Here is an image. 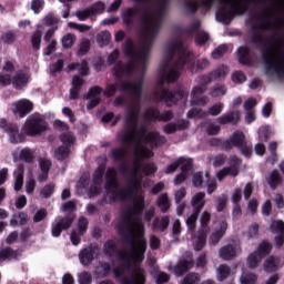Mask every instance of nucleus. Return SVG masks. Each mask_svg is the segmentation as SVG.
Listing matches in <instances>:
<instances>
[{
	"label": "nucleus",
	"instance_id": "obj_1",
	"mask_svg": "<svg viewBox=\"0 0 284 284\" xmlns=\"http://www.w3.org/2000/svg\"><path fill=\"white\" fill-rule=\"evenodd\" d=\"M154 163L143 164L136 160L129 171V185L126 189L119 191L116 184V170L109 169L106 171L105 190L111 201H131L132 209L122 213L120 230H125L130 241V252H118L114 241L104 244V254L111 258L112 265H119L113 268L114 278L118 281H145V272L139 267L145 258V250L148 243L143 237L145 229L141 221V212H143V194L141 193V181L143 176H150L156 172Z\"/></svg>",
	"mask_w": 284,
	"mask_h": 284
},
{
	"label": "nucleus",
	"instance_id": "obj_2",
	"mask_svg": "<svg viewBox=\"0 0 284 284\" xmlns=\"http://www.w3.org/2000/svg\"><path fill=\"white\" fill-rule=\"evenodd\" d=\"M161 11L148 9L142 17V45L140 49L134 47L131 40H128L124 45V54L130 58L126 64H118L114 69L115 77H124L128 74H143L148 65V53L159 30L161 29Z\"/></svg>",
	"mask_w": 284,
	"mask_h": 284
},
{
	"label": "nucleus",
	"instance_id": "obj_3",
	"mask_svg": "<svg viewBox=\"0 0 284 284\" xmlns=\"http://www.w3.org/2000/svg\"><path fill=\"white\" fill-rule=\"evenodd\" d=\"M120 141L128 148H133L136 159H150L156 145H163L165 138L156 132H148L139 126V109L131 106L123 132L119 134Z\"/></svg>",
	"mask_w": 284,
	"mask_h": 284
},
{
	"label": "nucleus",
	"instance_id": "obj_4",
	"mask_svg": "<svg viewBox=\"0 0 284 284\" xmlns=\"http://www.w3.org/2000/svg\"><path fill=\"white\" fill-rule=\"evenodd\" d=\"M210 65V61L201 59L192 64L190 50L183 45L181 41L166 44L164 50V59L161 63L162 79L168 83H174L180 77L184 68H189L191 72H201Z\"/></svg>",
	"mask_w": 284,
	"mask_h": 284
},
{
	"label": "nucleus",
	"instance_id": "obj_5",
	"mask_svg": "<svg viewBox=\"0 0 284 284\" xmlns=\"http://www.w3.org/2000/svg\"><path fill=\"white\" fill-rule=\"evenodd\" d=\"M227 72V68L221 67L220 69L213 71L210 77L200 78V85H195L191 92V105H196L197 108H203V105H207L210 100L207 99V97H201V94H203V92L207 90V83H211V81H214L216 79H223V77H225Z\"/></svg>",
	"mask_w": 284,
	"mask_h": 284
},
{
	"label": "nucleus",
	"instance_id": "obj_6",
	"mask_svg": "<svg viewBox=\"0 0 284 284\" xmlns=\"http://www.w3.org/2000/svg\"><path fill=\"white\" fill-rule=\"evenodd\" d=\"M264 61L268 74L284 77V50L283 44L277 43L264 52Z\"/></svg>",
	"mask_w": 284,
	"mask_h": 284
},
{
	"label": "nucleus",
	"instance_id": "obj_7",
	"mask_svg": "<svg viewBox=\"0 0 284 284\" xmlns=\"http://www.w3.org/2000/svg\"><path fill=\"white\" fill-rule=\"evenodd\" d=\"M53 126L55 130H59V132H63L60 135L62 146L58 148L54 152L55 159H58V161H63L70 156V148L74 144V135L68 131L70 128L61 120H55Z\"/></svg>",
	"mask_w": 284,
	"mask_h": 284
},
{
	"label": "nucleus",
	"instance_id": "obj_8",
	"mask_svg": "<svg viewBox=\"0 0 284 284\" xmlns=\"http://www.w3.org/2000/svg\"><path fill=\"white\" fill-rule=\"evenodd\" d=\"M30 77L23 72L14 75V64L7 61L2 72L0 73V85H10L13 83L16 88H23L29 81Z\"/></svg>",
	"mask_w": 284,
	"mask_h": 284
},
{
	"label": "nucleus",
	"instance_id": "obj_9",
	"mask_svg": "<svg viewBox=\"0 0 284 284\" xmlns=\"http://www.w3.org/2000/svg\"><path fill=\"white\" fill-rule=\"evenodd\" d=\"M211 219L212 215H210V212L207 211H204L200 217L201 227L197 235L193 237V247L196 252L205 247V240L207 239V234H210V226L207 224Z\"/></svg>",
	"mask_w": 284,
	"mask_h": 284
},
{
	"label": "nucleus",
	"instance_id": "obj_10",
	"mask_svg": "<svg viewBox=\"0 0 284 284\" xmlns=\"http://www.w3.org/2000/svg\"><path fill=\"white\" fill-rule=\"evenodd\" d=\"M225 150H232L233 148H239L243 156H252V148L247 146L245 143V134L241 131H236L232 136L224 142Z\"/></svg>",
	"mask_w": 284,
	"mask_h": 284
},
{
	"label": "nucleus",
	"instance_id": "obj_11",
	"mask_svg": "<svg viewBox=\"0 0 284 284\" xmlns=\"http://www.w3.org/2000/svg\"><path fill=\"white\" fill-rule=\"evenodd\" d=\"M48 130V123L43 121L40 115H33L29 118L23 126V132L28 134V136H38L41 132H45Z\"/></svg>",
	"mask_w": 284,
	"mask_h": 284
},
{
	"label": "nucleus",
	"instance_id": "obj_12",
	"mask_svg": "<svg viewBox=\"0 0 284 284\" xmlns=\"http://www.w3.org/2000/svg\"><path fill=\"white\" fill-rule=\"evenodd\" d=\"M178 168H182V173L174 179V184L181 185V183L187 179V170L192 168V160L180 158L178 161L169 165L165 172L166 174H172V172H176Z\"/></svg>",
	"mask_w": 284,
	"mask_h": 284
},
{
	"label": "nucleus",
	"instance_id": "obj_13",
	"mask_svg": "<svg viewBox=\"0 0 284 284\" xmlns=\"http://www.w3.org/2000/svg\"><path fill=\"white\" fill-rule=\"evenodd\" d=\"M272 252V244H270L268 242H263L258 245L257 250L248 255L247 258V265L248 267H251L252 270H254V267H258V264L261 263V260L263 258V256H267V254H270Z\"/></svg>",
	"mask_w": 284,
	"mask_h": 284
},
{
	"label": "nucleus",
	"instance_id": "obj_14",
	"mask_svg": "<svg viewBox=\"0 0 284 284\" xmlns=\"http://www.w3.org/2000/svg\"><path fill=\"white\" fill-rule=\"evenodd\" d=\"M156 101H165L168 105H172V103H185L187 101V92L181 89L180 91L172 93L170 91L162 90L161 94L158 95Z\"/></svg>",
	"mask_w": 284,
	"mask_h": 284
},
{
	"label": "nucleus",
	"instance_id": "obj_15",
	"mask_svg": "<svg viewBox=\"0 0 284 284\" xmlns=\"http://www.w3.org/2000/svg\"><path fill=\"white\" fill-rule=\"evenodd\" d=\"M193 185L194 187H201L203 183L206 184V192L207 194H212L216 190V182L210 179L209 172H199L193 175Z\"/></svg>",
	"mask_w": 284,
	"mask_h": 284
},
{
	"label": "nucleus",
	"instance_id": "obj_16",
	"mask_svg": "<svg viewBox=\"0 0 284 284\" xmlns=\"http://www.w3.org/2000/svg\"><path fill=\"white\" fill-rule=\"evenodd\" d=\"M229 168H224L216 173L217 181H223L225 176H239V165H241V160L233 155L230 158Z\"/></svg>",
	"mask_w": 284,
	"mask_h": 284
},
{
	"label": "nucleus",
	"instance_id": "obj_17",
	"mask_svg": "<svg viewBox=\"0 0 284 284\" xmlns=\"http://www.w3.org/2000/svg\"><path fill=\"white\" fill-rule=\"evenodd\" d=\"M104 10L105 4L103 2H97L90 9L78 11L75 17H78L79 21H85L90 17H95V14H103Z\"/></svg>",
	"mask_w": 284,
	"mask_h": 284
},
{
	"label": "nucleus",
	"instance_id": "obj_18",
	"mask_svg": "<svg viewBox=\"0 0 284 284\" xmlns=\"http://www.w3.org/2000/svg\"><path fill=\"white\" fill-rule=\"evenodd\" d=\"M143 88V78L139 77L138 80L125 82L121 85L122 92L132 94L133 98L139 99L141 97V90Z\"/></svg>",
	"mask_w": 284,
	"mask_h": 284
},
{
	"label": "nucleus",
	"instance_id": "obj_19",
	"mask_svg": "<svg viewBox=\"0 0 284 284\" xmlns=\"http://www.w3.org/2000/svg\"><path fill=\"white\" fill-rule=\"evenodd\" d=\"M270 230L275 236V245L281 247L284 243V222L283 220H275L271 222Z\"/></svg>",
	"mask_w": 284,
	"mask_h": 284
},
{
	"label": "nucleus",
	"instance_id": "obj_20",
	"mask_svg": "<svg viewBox=\"0 0 284 284\" xmlns=\"http://www.w3.org/2000/svg\"><path fill=\"white\" fill-rule=\"evenodd\" d=\"M33 104L30 102V100H19L13 104V114L14 116H19L20 119H23V116L30 114V111L32 110Z\"/></svg>",
	"mask_w": 284,
	"mask_h": 284
},
{
	"label": "nucleus",
	"instance_id": "obj_21",
	"mask_svg": "<svg viewBox=\"0 0 284 284\" xmlns=\"http://www.w3.org/2000/svg\"><path fill=\"white\" fill-rule=\"evenodd\" d=\"M241 254V245H226L220 250V257L223 261H230V258H234V256H239Z\"/></svg>",
	"mask_w": 284,
	"mask_h": 284
},
{
	"label": "nucleus",
	"instance_id": "obj_22",
	"mask_svg": "<svg viewBox=\"0 0 284 284\" xmlns=\"http://www.w3.org/2000/svg\"><path fill=\"white\" fill-rule=\"evenodd\" d=\"M79 233L77 231H73L71 233V243L73 245H79L81 243V234L85 233V230H88V220L85 217H81L78 222Z\"/></svg>",
	"mask_w": 284,
	"mask_h": 284
},
{
	"label": "nucleus",
	"instance_id": "obj_23",
	"mask_svg": "<svg viewBox=\"0 0 284 284\" xmlns=\"http://www.w3.org/2000/svg\"><path fill=\"white\" fill-rule=\"evenodd\" d=\"M103 172H105L103 166L95 170L93 174V186L89 193L90 196H97V194L101 192V179H103Z\"/></svg>",
	"mask_w": 284,
	"mask_h": 284
},
{
	"label": "nucleus",
	"instance_id": "obj_24",
	"mask_svg": "<svg viewBox=\"0 0 284 284\" xmlns=\"http://www.w3.org/2000/svg\"><path fill=\"white\" fill-rule=\"evenodd\" d=\"M72 225V219L55 220L52 224V236H61L62 230H68Z\"/></svg>",
	"mask_w": 284,
	"mask_h": 284
},
{
	"label": "nucleus",
	"instance_id": "obj_25",
	"mask_svg": "<svg viewBox=\"0 0 284 284\" xmlns=\"http://www.w3.org/2000/svg\"><path fill=\"white\" fill-rule=\"evenodd\" d=\"M101 88L99 87H93L89 91V99L90 102L88 103L87 108L88 110H92V108H97L99 103L101 102Z\"/></svg>",
	"mask_w": 284,
	"mask_h": 284
},
{
	"label": "nucleus",
	"instance_id": "obj_26",
	"mask_svg": "<svg viewBox=\"0 0 284 284\" xmlns=\"http://www.w3.org/2000/svg\"><path fill=\"white\" fill-rule=\"evenodd\" d=\"M50 168H52V162H50V160H40V172L38 173L39 183L48 181V172H50Z\"/></svg>",
	"mask_w": 284,
	"mask_h": 284
},
{
	"label": "nucleus",
	"instance_id": "obj_27",
	"mask_svg": "<svg viewBox=\"0 0 284 284\" xmlns=\"http://www.w3.org/2000/svg\"><path fill=\"white\" fill-rule=\"evenodd\" d=\"M23 174L24 169L23 165L20 164L13 172V187L16 192L21 191V187H23Z\"/></svg>",
	"mask_w": 284,
	"mask_h": 284
},
{
	"label": "nucleus",
	"instance_id": "obj_28",
	"mask_svg": "<svg viewBox=\"0 0 284 284\" xmlns=\"http://www.w3.org/2000/svg\"><path fill=\"white\" fill-rule=\"evenodd\" d=\"M192 267H194V262L189 257L187 260L181 261L179 265L174 266L173 273L175 276H183V273L187 272V270H192Z\"/></svg>",
	"mask_w": 284,
	"mask_h": 284
},
{
	"label": "nucleus",
	"instance_id": "obj_29",
	"mask_svg": "<svg viewBox=\"0 0 284 284\" xmlns=\"http://www.w3.org/2000/svg\"><path fill=\"white\" fill-rule=\"evenodd\" d=\"M219 227H215V231L211 235V245H216L223 239V234H225V230H227V223L225 221H221L219 223Z\"/></svg>",
	"mask_w": 284,
	"mask_h": 284
},
{
	"label": "nucleus",
	"instance_id": "obj_30",
	"mask_svg": "<svg viewBox=\"0 0 284 284\" xmlns=\"http://www.w3.org/2000/svg\"><path fill=\"white\" fill-rule=\"evenodd\" d=\"M94 255H97V250L89 247L80 252L79 258L82 265H90L94 261Z\"/></svg>",
	"mask_w": 284,
	"mask_h": 284
},
{
	"label": "nucleus",
	"instance_id": "obj_31",
	"mask_svg": "<svg viewBox=\"0 0 284 284\" xmlns=\"http://www.w3.org/2000/svg\"><path fill=\"white\" fill-rule=\"evenodd\" d=\"M191 205L196 212H201L202 207H205V193L197 192L191 199Z\"/></svg>",
	"mask_w": 284,
	"mask_h": 284
},
{
	"label": "nucleus",
	"instance_id": "obj_32",
	"mask_svg": "<svg viewBox=\"0 0 284 284\" xmlns=\"http://www.w3.org/2000/svg\"><path fill=\"white\" fill-rule=\"evenodd\" d=\"M24 190L27 194H34V190H37V180H34V174H32V171L27 173Z\"/></svg>",
	"mask_w": 284,
	"mask_h": 284
},
{
	"label": "nucleus",
	"instance_id": "obj_33",
	"mask_svg": "<svg viewBox=\"0 0 284 284\" xmlns=\"http://www.w3.org/2000/svg\"><path fill=\"white\" fill-rule=\"evenodd\" d=\"M21 253L19 251H12L11 248H3L0 251V261H12L19 258Z\"/></svg>",
	"mask_w": 284,
	"mask_h": 284
},
{
	"label": "nucleus",
	"instance_id": "obj_34",
	"mask_svg": "<svg viewBox=\"0 0 284 284\" xmlns=\"http://www.w3.org/2000/svg\"><path fill=\"white\" fill-rule=\"evenodd\" d=\"M72 85L73 87L70 91V99H77V97H79V90H80L81 85H83V79H81L78 75L73 77Z\"/></svg>",
	"mask_w": 284,
	"mask_h": 284
},
{
	"label": "nucleus",
	"instance_id": "obj_35",
	"mask_svg": "<svg viewBox=\"0 0 284 284\" xmlns=\"http://www.w3.org/2000/svg\"><path fill=\"white\" fill-rule=\"evenodd\" d=\"M239 121H241V113L239 111L232 112L220 119V123H232V125H235Z\"/></svg>",
	"mask_w": 284,
	"mask_h": 284
},
{
	"label": "nucleus",
	"instance_id": "obj_36",
	"mask_svg": "<svg viewBox=\"0 0 284 284\" xmlns=\"http://www.w3.org/2000/svg\"><path fill=\"white\" fill-rule=\"evenodd\" d=\"M74 70H78L82 77H85L89 72L88 62L82 61L81 64L73 63L68 67V72H72Z\"/></svg>",
	"mask_w": 284,
	"mask_h": 284
},
{
	"label": "nucleus",
	"instance_id": "obj_37",
	"mask_svg": "<svg viewBox=\"0 0 284 284\" xmlns=\"http://www.w3.org/2000/svg\"><path fill=\"white\" fill-rule=\"evenodd\" d=\"M9 139L11 143H22L23 135L19 133V129L17 126H11L9 129Z\"/></svg>",
	"mask_w": 284,
	"mask_h": 284
},
{
	"label": "nucleus",
	"instance_id": "obj_38",
	"mask_svg": "<svg viewBox=\"0 0 284 284\" xmlns=\"http://www.w3.org/2000/svg\"><path fill=\"white\" fill-rule=\"evenodd\" d=\"M24 223H28V214L26 213L14 214L10 221V225L12 227H17V225H23Z\"/></svg>",
	"mask_w": 284,
	"mask_h": 284
},
{
	"label": "nucleus",
	"instance_id": "obj_39",
	"mask_svg": "<svg viewBox=\"0 0 284 284\" xmlns=\"http://www.w3.org/2000/svg\"><path fill=\"white\" fill-rule=\"evenodd\" d=\"M281 264L278 263V260L276 257H268L264 264L265 272H276Z\"/></svg>",
	"mask_w": 284,
	"mask_h": 284
},
{
	"label": "nucleus",
	"instance_id": "obj_40",
	"mask_svg": "<svg viewBox=\"0 0 284 284\" xmlns=\"http://www.w3.org/2000/svg\"><path fill=\"white\" fill-rule=\"evenodd\" d=\"M230 274H232V271L229 268L227 265H220L216 270L217 281H225V278H227Z\"/></svg>",
	"mask_w": 284,
	"mask_h": 284
},
{
	"label": "nucleus",
	"instance_id": "obj_41",
	"mask_svg": "<svg viewBox=\"0 0 284 284\" xmlns=\"http://www.w3.org/2000/svg\"><path fill=\"white\" fill-rule=\"evenodd\" d=\"M158 207H160L162 212H168V210H170V199H168V194H162L159 196Z\"/></svg>",
	"mask_w": 284,
	"mask_h": 284
},
{
	"label": "nucleus",
	"instance_id": "obj_42",
	"mask_svg": "<svg viewBox=\"0 0 284 284\" xmlns=\"http://www.w3.org/2000/svg\"><path fill=\"white\" fill-rule=\"evenodd\" d=\"M170 225V217H162L160 221L155 220L153 223V229L159 230L160 232H163L164 230H168V226Z\"/></svg>",
	"mask_w": 284,
	"mask_h": 284
},
{
	"label": "nucleus",
	"instance_id": "obj_43",
	"mask_svg": "<svg viewBox=\"0 0 284 284\" xmlns=\"http://www.w3.org/2000/svg\"><path fill=\"white\" fill-rule=\"evenodd\" d=\"M21 161H26V163H32L34 161V152L31 149H22L20 151Z\"/></svg>",
	"mask_w": 284,
	"mask_h": 284
},
{
	"label": "nucleus",
	"instance_id": "obj_44",
	"mask_svg": "<svg viewBox=\"0 0 284 284\" xmlns=\"http://www.w3.org/2000/svg\"><path fill=\"white\" fill-rule=\"evenodd\" d=\"M267 183L271 187H276L281 183V175H278L277 171H273L270 173L267 178Z\"/></svg>",
	"mask_w": 284,
	"mask_h": 284
},
{
	"label": "nucleus",
	"instance_id": "obj_45",
	"mask_svg": "<svg viewBox=\"0 0 284 284\" xmlns=\"http://www.w3.org/2000/svg\"><path fill=\"white\" fill-rule=\"evenodd\" d=\"M111 39L112 34H110V31H103L98 36L97 41L99 45H108Z\"/></svg>",
	"mask_w": 284,
	"mask_h": 284
},
{
	"label": "nucleus",
	"instance_id": "obj_46",
	"mask_svg": "<svg viewBox=\"0 0 284 284\" xmlns=\"http://www.w3.org/2000/svg\"><path fill=\"white\" fill-rule=\"evenodd\" d=\"M199 212L200 211H194L187 219H186V225L189 230H194L196 227V221L199 219Z\"/></svg>",
	"mask_w": 284,
	"mask_h": 284
},
{
	"label": "nucleus",
	"instance_id": "obj_47",
	"mask_svg": "<svg viewBox=\"0 0 284 284\" xmlns=\"http://www.w3.org/2000/svg\"><path fill=\"white\" fill-rule=\"evenodd\" d=\"M77 40V38L74 37V34L72 33H68L67 36H64L62 38V45L63 48H72V45H74V41Z\"/></svg>",
	"mask_w": 284,
	"mask_h": 284
},
{
	"label": "nucleus",
	"instance_id": "obj_48",
	"mask_svg": "<svg viewBox=\"0 0 284 284\" xmlns=\"http://www.w3.org/2000/svg\"><path fill=\"white\" fill-rule=\"evenodd\" d=\"M31 44L33 50H39V48H41V31H37L32 34Z\"/></svg>",
	"mask_w": 284,
	"mask_h": 284
},
{
	"label": "nucleus",
	"instance_id": "obj_49",
	"mask_svg": "<svg viewBox=\"0 0 284 284\" xmlns=\"http://www.w3.org/2000/svg\"><path fill=\"white\" fill-rule=\"evenodd\" d=\"M241 284H255L256 283V275L255 274H245L243 273L240 278Z\"/></svg>",
	"mask_w": 284,
	"mask_h": 284
},
{
	"label": "nucleus",
	"instance_id": "obj_50",
	"mask_svg": "<svg viewBox=\"0 0 284 284\" xmlns=\"http://www.w3.org/2000/svg\"><path fill=\"white\" fill-rule=\"evenodd\" d=\"M53 193H54V184H47L40 191V194L41 196H43V199H49V196H52Z\"/></svg>",
	"mask_w": 284,
	"mask_h": 284
},
{
	"label": "nucleus",
	"instance_id": "obj_51",
	"mask_svg": "<svg viewBox=\"0 0 284 284\" xmlns=\"http://www.w3.org/2000/svg\"><path fill=\"white\" fill-rule=\"evenodd\" d=\"M227 52V45L221 44L217 49L212 52V59H221L223 54Z\"/></svg>",
	"mask_w": 284,
	"mask_h": 284
},
{
	"label": "nucleus",
	"instance_id": "obj_52",
	"mask_svg": "<svg viewBox=\"0 0 284 284\" xmlns=\"http://www.w3.org/2000/svg\"><path fill=\"white\" fill-rule=\"evenodd\" d=\"M199 281H201V278L197 274H189L184 277L181 284H199Z\"/></svg>",
	"mask_w": 284,
	"mask_h": 284
},
{
	"label": "nucleus",
	"instance_id": "obj_53",
	"mask_svg": "<svg viewBox=\"0 0 284 284\" xmlns=\"http://www.w3.org/2000/svg\"><path fill=\"white\" fill-rule=\"evenodd\" d=\"M90 50V40H82L78 50V55L83 57Z\"/></svg>",
	"mask_w": 284,
	"mask_h": 284
},
{
	"label": "nucleus",
	"instance_id": "obj_54",
	"mask_svg": "<svg viewBox=\"0 0 284 284\" xmlns=\"http://www.w3.org/2000/svg\"><path fill=\"white\" fill-rule=\"evenodd\" d=\"M43 6H45V2L43 0H33L31 2V10H33V12L38 14V12H41V10H43Z\"/></svg>",
	"mask_w": 284,
	"mask_h": 284
},
{
	"label": "nucleus",
	"instance_id": "obj_55",
	"mask_svg": "<svg viewBox=\"0 0 284 284\" xmlns=\"http://www.w3.org/2000/svg\"><path fill=\"white\" fill-rule=\"evenodd\" d=\"M270 126H262L258 130V139L260 141H267L270 139Z\"/></svg>",
	"mask_w": 284,
	"mask_h": 284
},
{
	"label": "nucleus",
	"instance_id": "obj_56",
	"mask_svg": "<svg viewBox=\"0 0 284 284\" xmlns=\"http://www.w3.org/2000/svg\"><path fill=\"white\" fill-rule=\"evenodd\" d=\"M241 199H243V192L241 189H235L231 196L232 203H234V205H239V203H241Z\"/></svg>",
	"mask_w": 284,
	"mask_h": 284
},
{
	"label": "nucleus",
	"instance_id": "obj_57",
	"mask_svg": "<svg viewBox=\"0 0 284 284\" xmlns=\"http://www.w3.org/2000/svg\"><path fill=\"white\" fill-rule=\"evenodd\" d=\"M69 28H73L74 30H78L79 32H88L90 30V26L88 24H79L75 22H69Z\"/></svg>",
	"mask_w": 284,
	"mask_h": 284
},
{
	"label": "nucleus",
	"instance_id": "obj_58",
	"mask_svg": "<svg viewBox=\"0 0 284 284\" xmlns=\"http://www.w3.org/2000/svg\"><path fill=\"white\" fill-rule=\"evenodd\" d=\"M79 284H91L92 276L87 272L80 273L78 277Z\"/></svg>",
	"mask_w": 284,
	"mask_h": 284
},
{
	"label": "nucleus",
	"instance_id": "obj_59",
	"mask_svg": "<svg viewBox=\"0 0 284 284\" xmlns=\"http://www.w3.org/2000/svg\"><path fill=\"white\" fill-rule=\"evenodd\" d=\"M227 92V89H225V87L221 85V87H215L212 91H211V97H224V94Z\"/></svg>",
	"mask_w": 284,
	"mask_h": 284
},
{
	"label": "nucleus",
	"instance_id": "obj_60",
	"mask_svg": "<svg viewBox=\"0 0 284 284\" xmlns=\"http://www.w3.org/2000/svg\"><path fill=\"white\" fill-rule=\"evenodd\" d=\"M248 49L247 47H241L239 50H237V53H239V57H240V63H242L243 65H245V59L247 58V54H248Z\"/></svg>",
	"mask_w": 284,
	"mask_h": 284
},
{
	"label": "nucleus",
	"instance_id": "obj_61",
	"mask_svg": "<svg viewBox=\"0 0 284 284\" xmlns=\"http://www.w3.org/2000/svg\"><path fill=\"white\" fill-rule=\"evenodd\" d=\"M232 82L233 83H245V74L243 72L237 71L232 74Z\"/></svg>",
	"mask_w": 284,
	"mask_h": 284
},
{
	"label": "nucleus",
	"instance_id": "obj_62",
	"mask_svg": "<svg viewBox=\"0 0 284 284\" xmlns=\"http://www.w3.org/2000/svg\"><path fill=\"white\" fill-rule=\"evenodd\" d=\"M14 205L18 210H22L24 205H28V199L26 195H20L19 197L16 199Z\"/></svg>",
	"mask_w": 284,
	"mask_h": 284
},
{
	"label": "nucleus",
	"instance_id": "obj_63",
	"mask_svg": "<svg viewBox=\"0 0 284 284\" xmlns=\"http://www.w3.org/2000/svg\"><path fill=\"white\" fill-rule=\"evenodd\" d=\"M210 39V37L207 36V33L200 31L196 36V43L199 45H203L206 43V41Z\"/></svg>",
	"mask_w": 284,
	"mask_h": 284
},
{
	"label": "nucleus",
	"instance_id": "obj_64",
	"mask_svg": "<svg viewBox=\"0 0 284 284\" xmlns=\"http://www.w3.org/2000/svg\"><path fill=\"white\" fill-rule=\"evenodd\" d=\"M155 283L156 284H164V283H168V281H170V276H168V274L163 273V272H159L156 275H155Z\"/></svg>",
	"mask_w": 284,
	"mask_h": 284
}]
</instances>
